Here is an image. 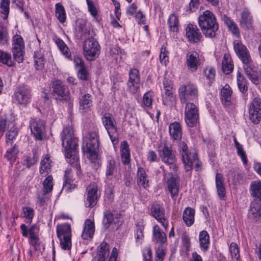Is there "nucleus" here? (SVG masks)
Instances as JSON below:
<instances>
[{
    "label": "nucleus",
    "instance_id": "obj_26",
    "mask_svg": "<svg viewBox=\"0 0 261 261\" xmlns=\"http://www.w3.org/2000/svg\"><path fill=\"white\" fill-rule=\"evenodd\" d=\"M240 25L242 28L249 30L252 28V18L250 12L246 9L243 11L241 15Z\"/></svg>",
    "mask_w": 261,
    "mask_h": 261
},
{
    "label": "nucleus",
    "instance_id": "obj_51",
    "mask_svg": "<svg viewBox=\"0 0 261 261\" xmlns=\"http://www.w3.org/2000/svg\"><path fill=\"white\" fill-rule=\"evenodd\" d=\"M34 60L36 69L37 70L43 69L44 67V60L42 55L39 53H35Z\"/></svg>",
    "mask_w": 261,
    "mask_h": 261
},
{
    "label": "nucleus",
    "instance_id": "obj_4",
    "mask_svg": "<svg viewBox=\"0 0 261 261\" xmlns=\"http://www.w3.org/2000/svg\"><path fill=\"white\" fill-rule=\"evenodd\" d=\"M57 234L60 240V245L61 248L64 250H70L72 246L70 225L67 223L58 225L57 226Z\"/></svg>",
    "mask_w": 261,
    "mask_h": 261
},
{
    "label": "nucleus",
    "instance_id": "obj_12",
    "mask_svg": "<svg viewBox=\"0 0 261 261\" xmlns=\"http://www.w3.org/2000/svg\"><path fill=\"white\" fill-rule=\"evenodd\" d=\"M31 98V90L29 86L23 85L16 88L14 99L18 104L25 106L30 102Z\"/></svg>",
    "mask_w": 261,
    "mask_h": 261
},
{
    "label": "nucleus",
    "instance_id": "obj_2",
    "mask_svg": "<svg viewBox=\"0 0 261 261\" xmlns=\"http://www.w3.org/2000/svg\"><path fill=\"white\" fill-rule=\"evenodd\" d=\"M198 24L205 37L212 39L217 36L219 24L216 16L210 11L206 10L199 15Z\"/></svg>",
    "mask_w": 261,
    "mask_h": 261
},
{
    "label": "nucleus",
    "instance_id": "obj_48",
    "mask_svg": "<svg viewBox=\"0 0 261 261\" xmlns=\"http://www.w3.org/2000/svg\"><path fill=\"white\" fill-rule=\"evenodd\" d=\"M138 182L139 185L146 188L148 186V180L146 179V174L144 169L142 168H139L138 170Z\"/></svg>",
    "mask_w": 261,
    "mask_h": 261
},
{
    "label": "nucleus",
    "instance_id": "obj_16",
    "mask_svg": "<svg viewBox=\"0 0 261 261\" xmlns=\"http://www.w3.org/2000/svg\"><path fill=\"white\" fill-rule=\"evenodd\" d=\"M53 94L56 99L59 100H66L69 99L70 92L68 87L62 81L56 80L53 83Z\"/></svg>",
    "mask_w": 261,
    "mask_h": 261
},
{
    "label": "nucleus",
    "instance_id": "obj_36",
    "mask_svg": "<svg viewBox=\"0 0 261 261\" xmlns=\"http://www.w3.org/2000/svg\"><path fill=\"white\" fill-rule=\"evenodd\" d=\"M92 97L89 93L85 94L80 98V109L86 111L92 106Z\"/></svg>",
    "mask_w": 261,
    "mask_h": 261
},
{
    "label": "nucleus",
    "instance_id": "obj_20",
    "mask_svg": "<svg viewBox=\"0 0 261 261\" xmlns=\"http://www.w3.org/2000/svg\"><path fill=\"white\" fill-rule=\"evenodd\" d=\"M178 141V150L181 156L186 170L189 171L191 169L192 165L191 154L189 152L187 145L185 142L180 140Z\"/></svg>",
    "mask_w": 261,
    "mask_h": 261
},
{
    "label": "nucleus",
    "instance_id": "obj_57",
    "mask_svg": "<svg viewBox=\"0 0 261 261\" xmlns=\"http://www.w3.org/2000/svg\"><path fill=\"white\" fill-rule=\"evenodd\" d=\"M9 37L7 31L0 27V45H4L8 43Z\"/></svg>",
    "mask_w": 261,
    "mask_h": 261
},
{
    "label": "nucleus",
    "instance_id": "obj_58",
    "mask_svg": "<svg viewBox=\"0 0 261 261\" xmlns=\"http://www.w3.org/2000/svg\"><path fill=\"white\" fill-rule=\"evenodd\" d=\"M144 238L143 228L139 226L137 227L135 233V239L137 243L141 244Z\"/></svg>",
    "mask_w": 261,
    "mask_h": 261
},
{
    "label": "nucleus",
    "instance_id": "obj_24",
    "mask_svg": "<svg viewBox=\"0 0 261 261\" xmlns=\"http://www.w3.org/2000/svg\"><path fill=\"white\" fill-rule=\"evenodd\" d=\"M261 216V201L253 199L250 203L248 216L251 219L257 220Z\"/></svg>",
    "mask_w": 261,
    "mask_h": 261
},
{
    "label": "nucleus",
    "instance_id": "obj_54",
    "mask_svg": "<svg viewBox=\"0 0 261 261\" xmlns=\"http://www.w3.org/2000/svg\"><path fill=\"white\" fill-rule=\"evenodd\" d=\"M17 135V130L16 129L14 126L11 127L6 133V137L7 143H8L9 142H10V144H11V141H12L13 139H15Z\"/></svg>",
    "mask_w": 261,
    "mask_h": 261
},
{
    "label": "nucleus",
    "instance_id": "obj_59",
    "mask_svg": "<svg viewBox=\"0 0 261 261\" xmlns=\"http://www.w3.org/2000/svg\"><path fill=\"white\" fill-rule=\"evenodd\" d=\"M192 161V165L191 169L192 167L194 166L197 171L201 169V163L198 159V155L196 153H194L192 154V158H191Z\"/></svg>",
    "mask_w": 261,
    "mask_h": 261
},
{
    "label": "nucleus",
    "instance_id": "obj_43",
    "mask_svg": "<svg viewBox=\"0 0 261 261\" xmlns=\"http://www.w3.org/2000/svg\"><path fill=\"white\" fill-rule=\"evenodd\" d=\"M56 16L61 23H63L66 21L65 10L64 7L60 3L56 4Z\"/></svg>",
    "mask_w": 261,
    "mask_h": 261
},
{
    "label": "nucleus",
    "instance_id": "obj_63",
    "mask_svg": "<svg viewBox=\"0 0 261 261\" xmlns=\"http://www.w3.org/2000/svg\"><path fill=\"white\" fill-rule=\"evenodd\" d=\"M135 18L139 24H145L146 23V17L141 11H138L135 15Z\"/></svg>",
    "mask_w": 261,
    "mask_h": 261
},
{
    "label": "nucleus",
    "instance_id": "obj_31",
    "mask_svg": "<svg viewBox=\"0 0 261 261\" xmlns=\"http://www.w3.org/2000/svg\"><path fill=\"white\" fill-rule=\"evenodd\" d=\"M250 191L251 195L254 198V199L261 201V181H252L250 186Z\"/></svg>",
    "mask_w": 261,
    "mask_h": 261
},
{
    "label": "nucleus",
    "instance_id": "obj_13",
    "mask_svg": "<svg viewBox=\"0 0 261 261\" xmlns=\"http://www.w3.org/2000/svg\"><path fill=\"white\" fill-rule=\"evenodd\" d=\"M158 151L161 160L168 165L173 164L176 161L175 155L171 146L165 142H161L158 146Z\"/></svg>",
    "mask_w": 261,
    "mask_h": 261
},
{
    "label": "nucleus",
    "instance_id": "obj_27",
    "mask_svg": "<svg viewBox=\"0 0 261 261\" xmlns=\"http://www.w3.org/2000/svg\"><path fill=\"white\" fill-rule=\"evenodd\" d=\"M118 164L112 156H109L106 165V175L107 178L111 177L117 172Z\"/></svg>",
    "mask_w": 261,
    "mask_h": 261
},
{
    "label": "nucleus",
    "instance_id": "obj_41",
    "mask_svg": "<svg viewBox=\"0 0 261 261\" xmlns=\"http://www.w3.org/2000/svg\"><path fill=\"white\" fill-rule=\"evenodd\" d=\"M153 234L157 242L163 244L166 242L167 238L166 234L161 231L158 225L153 227Z\"/></svg>",
    "mask_w": 261,
    "mask_h": 261
},
{
    "label": "nucleus",
    "instance_id": "obj_6",
    "mask_svg": "<svg viewBox=\"0 0 261 261\" xmlns=\"http://www.w3.org/2000/svg\"><path fill=\"white\" fill-rule=\"evenodd\" d=\"M53 177L51 175H48L43 181V188L38 190L36 194V203L40 206H44L46 201L49 198V193L53 189Z\"/></svg>",
    "mask_w": 261,
    "mask_h": 261
},
{
    "label": "nucleus",
    "instance_id": "obj_44",
    "mask_svg": "<svg viewBox=\"0 0 261 261\" xmlns=\"http://www.w3.org/2000/svg\"><path fill=\"white\" fill-rule=\"evenodd\" d=\"M51 167V161L49 156L42 159L40 163V172L41 174L48 173Z\"/></svg>",
    "mask_w": 261,
    "mask_h": 261
},
{
    "label": "nucleus",
    "instance_id": "obj_56",
    "mask_svg": "<svg viewBox=\"0 0 261 261\" xmlns=\"http://www.w3.org/2000/svg\"><path fill=\"white\" fill-rule=\"evenodd\" d=\"M203 71L207 79L209 80H212L214 79L216 74V71L214 68L208 66L204 69Z\"/></svg>",
    "mask_w": 261,
    "mask_h": 261
},
{
    "label": "nucleus",
    "instance_id": "obj_10",
    "mask_svg": "<svg viewBox=\"0 0 261 261\" xmlns=\"http://www.w3.org/2000/svg\"><path fill=\"white\" fill-rule=\"evenodd\" d=\"M102 124L113 144L118 142L117 137V128L115 123V119L113 116L110 113H105L101 117Z\"/></svg>",
    "mask_w": 261,
    "mask_h": 261
},
{
    "label": "nucleus",
    "instance_id": "obj_25",
    "mask_svg": "<svg viewBox=\"0 0 261 261\" xmlns=\"http://www.w3.org/2000/svg\"><path fill=\"white\" fill-rule=\"evenodd\" d=\"M170 137L173 141H180L182 137V130L179 123H171L169 126Z\"/></svg>",
    "mask_w": 261,
    "mask_h": 261
},
{
    "label": "nucleus",
    "instance_id": "obj_21",
    "mask_svg": "<svg viewBox=\"0 0 261 261\" xmlns=\"http://www.w3.org/2000/svg\"><path fill=\"white\" fill-rule=\"evenodd\" d=\"M168 189L172 199H176L178 195L179 188V178L176 175L171 174L166 181Z\"/></svg>",
    "mask_w": 261,
    "mask_h": 261
},
{
    "label": "nucleus",
    "instance_id": "obj_7",
    "mask_svg": "<svg viewBox=\"0 0 261 261\" xmlns=\"http://www.w3.org/2000/svg\"><path fill=\"white\" fill-rule=\"evenodd\" d=\"M249 119L254 124H258L261 121V97L253 94L251 101L248 104Z\"/></svg>",
    "mask_w": 261,
    "mask_h": 261
},
{
    "label": "nucleus",
    "instance_id": "obj_49",
    "mask_svg": "<svg viewBox=\"0 0 261 261\" xmlns=\"http://www.w3.org/2000/svg\"><path fill=\"white\" fill-rule=\"evenodd\" d=\"M18 149L15 146L7 150L5 156L10 162V164L15 161Z\"/></svg>",
    "mask_w": 261,
    "mask_h": 261
},
{
    "label": "nucleus",
    "instance_id": "obj_35",
    "mask_svg": "<svg viewBox=\"0 0 261 261\" xmlns=\"http://www.w3.org/2000/svg\"><path fill=\"white\" fill-rule=\"evenodd\" d=\"M120 152L122 161L124 164H128L130 162V152L128 145L126 141L121 143Z\"/></svg>",
    "mask_w": 261,
    "mask_h": 261
},
{
    "label": "nucleus",
    "instance_id": "obj_46",
    "mask_svg": "<svg viewBox=\"0 0 261 261\" xmlns=\"http://www.w3.org/2000/svg\"><path fill=\"white\" fill-rule=\"evenodd\" d=\"M10 0H0V12L3 14V18L8 17L10 11Z\"/></svg>",
    "mask_w": 261,
    "mask_h": 261
},
{
    "label": "nucleus",
    "instance_id": "obj_50",
    "mask_svg": "<svg viewBox=\"0 0 261 261\" xmlns=\"http://www.w3.org/2000/svg\"><path fill=\"white\" fill-rule=\"evenodd\" d=\"M24 217L26 219V222L31 223L34 216V211L30 207H24L22 208Z\"/></svg>",
    "mask_w": 261,
    "mask_h": 261
},
{
    "label": "nucleus",
    "instance_id": "obj_42",
    "mask_svg": "<svg viewBox=\"0 0 261 261\" xmlns=\"http://www.w3.org/2000/svg\"><path fill=\"white\" fill-rule=\"evenodd\" d=\"M114 216L111 211L107 210L103 213L102 223L105 229L108 228L114 223Z\"/></svg>",
    "mask_w": 261,
    "mask_h": 261
},
{
    "label": "nucleus",
    "instance_id": "obj_47",
    "mask_svg": "<svg viewBox=\"0 0 261 261\" xmlns=\"http://www.w3.org/2000/svg\"><path fill=\"white\" fill-rule=\"evenodd\" d=\"M168 23L171 31L175 32L178 31L179 21L177 17L174 14L170 15Z\"/></svg>",
    "mask_w": 261,
    "mask_h": 261
},
{
    "label": "nucleus",
    "instance_id": "obj_45",
    "mask_svg": "<svg viewBox=\"0 0 261 261\" xmlns=\"http://www.w3.org/2000/svg\"><path fill=\"white\" fill-rule=\"evenodd\" d=\"M237 85L239 90L242 93H245L247 91V80L245 77L239 72L237 75Z\"/></svg>",
    "mask_w": 261,
    "mask_h": 261
},
{
    "label": "nucleus",
    "instance_id": "obj_30",
    "mask_svg": "<svg viewBox=\"0 0 261 261\" xmlns=\"http://www.w3.org/2000/svg\"><path fill=\"white\" fill-rule=\"evenodd\" d=\"M95 231L94 224L90 219H87L85 222V226L82 237L84 240L90 239L92 238Z\"/></svg>",
    "mask_w": 261,
    "mask_h": 261
},
{
    "label": "nucleus",
    "instance_id": "obj_37",
    "mask_svg": "<svg viewBox=\"0 0 261 261\" xmlns=\"http://www.w3.org/2000/svg\"><path fill=\"white\" fill-rule=\"evenodd\" d=\"M222 69L223 72L226 74H228L232 71L233 65L232 64L231 59L229 55L225 54L224 55L222 63Z\"/></svg>",
    "mask_w": 261,
    "mask_h": 261
},
{
    "label": "nucleus",
    "instance_id": "obj_8",
    "mask_svg": "<svg viewBox=\"0 0 261 261\" xmlns=\"http://www.w3.org/2000/svg\"><path fill=\"white\" fill-rule=\"evenodd\" d=\"M98 138L99 136L97 132H89L83 139L82 146L83 151L89 153L90 156H95L99 147Z\"/></svg>",
    "mask_w": 261,
    "mask_h": 261
},
{
    "label": "nucleus",
    "instance_id": "obj_9",
    "mask_svg": "<svg viewBox=\"0 0 261 261\" xmlns=\"http://www.w3.org/2000/svg\"><path fill=\"white\" fill-rule=\"evenodd\" d=\"M198 95V89L193 84L183 85L179 88L178 96L181 103H187L188 101L196 99Z\"/></svg>",
    "mask_w": 261,
    "mask_h": 261
},
{
    "label": "nucleus",
    "instance_id": "obj_32",
    "mask_svg": "<svg viewBox=\"0 0 261 261\" xmlns=\"http://www.w3.org/2000/svg\"><path fill=\"white\" fill-rule=\"evenodd\" d=\"M243 68L246 75L251 82L255 85L258 84L259 79L257 75V73L254 69V66L253 63H252L249 65H245Z\"/></svg>",
    "mask_w": 261,
    "mask_h": 261
},
{
    "label": "nucleus",
    "instance_id": "obj_5",
    "mask_svg": "<svg viewBox=\"0 0 261 261\" xmlns=\"http://www.w3.org/2000/svg\"><path fill=\"white\" fill-rule=\"evenodd\" d=\"M100 45L94 38H88L85 40L83 45V54L87 61H93L98 57L100 54Z\"/></svg>",
    "mask_w": 261,
    "mask_h": 261
},
{
    "label": "nucleus",
    "instance_id": "obj_3",
    "mask_svg": "<svg viewBox=\"0 0 261 261\" xmlns=\"http://www.w3.org/2000/svg\"><path fill=\"white\" fill-rule=\"evenodd\" d=\"M62 145L65 148V155L71 158L78 146V139L74 135L73 128L70 126L65 127L61 133Z\"/></svg>",
    "mask_w": 261,
    "mask_h": 261
},
{
    "label": "nucleus",
    "instance_id": "obj_19",
    "mask_svg": "<svg viewBox=\"0 0 261 261\" xmlns=\"http://www.w3.org/2000/svg\"><path fill=\"white\" fill-rule=\"evenodd\" d=\"M199 54L195 51H189L186 55V66L190 71L194 72L197 71L200 65Z\"/></svg>",
    "mask_w": 261,
    "mask_h": 261
},
{
    "label": "nucleus",
    "instance_id": "obj_28",
    "mask_svg": "<svg viewBox=\"0 0 261 261\" xmlns=\"http://www.w3.org/2000/svg\"><path fill=\"white\" fill-rule=\"evenodd\" d=\"M232 90L228 85H225L221 90V100L222 104L225 106H230L231 104Z\"/></svg>",
    "mask_w": 261,
    "mask_h": 261
},
{
    "label": "nucleus",
    "instance_id": "obj_17",
    "mask_svg": "<svg viewBox=\"0 0 261 261\" xmlns=\"http://www.w3.org/2000/svg\"><path fill=\"white\" fill-rule=\"evenodd\" d=\"M87 198L85 201L86 207H93L97 203L98 196V187L96 185L93 184L89 185L86 189Z\"/></svg>",
    "mask_w": 261,
    "mask_h": 261
},
{
    "label": "nucleus",
    "instance_id": "obj_34",
    "mask_svg": "<svg viewBox=\"0 0 261 261\" xmlns=\"http://www.w3.org/2000/svg\"><path fill=\"white\" fill-rule=\"evenodd\" d=\"M195 210L191 207H187L183 212L182 219L188 226H191L194 222Z\"/></svg>",
    "mask_w": 261,
    "mask_h": 261
},
{
    "label": "nucleus",
    "instance_id": "obj_60",
    "mask_svg": "<svg viewBox=\"0 0 261 261\" xmlns=\"http://www.w3.org/2000/svg\"><path fill=\"white\" fill-rule=\"evenodd\" d=\"M88 5V11L90 12L91 15L94 18H96L97 15V9L93 4L92 0H86Z\"/></svg>",
    "mask_w": 261,
    "mask_h": 261
},
{
    "label": "nucleus",
    "instance_id": "obj_38",
    "mask_svg": "<svg viewBox=\"0 0 261 261\" xmlns=\"http://www.w3.org/2000/svg\"><path fill=\"white\" fill-rule=\"evenodd\" d=\"M109 254V244L105 242H102L99 246V249L97 255V261H105Z\"/></svg>",
    "mask_w": 261,
    "mask_h": 261
},
{
    "label": "nucleus",
    "instance_id": "obj_1",
    "mask_svg": "<svg viewBox=\"0 0 261 261\" xmlns=\"http://www.w3.org/2000/svg\"><path fill=\"white\" fill-rule=\"evenodd\" d=\"M12 53L13 58L10 53L1 50L0 62L9 67H12L15 65V61L19 63L23 62L24 59V45L22 38L18 35H16L14 37Z\"/></svg>",
    "mask_w": 261,
    "mask_h": 261
},
{
    "label": "nucleus",
    "instance_id": "obj_55",
    "mask_svg": "<svg viewBox=\"0 0 261 261\" xmlns=\"http://www.w3.org/2000/svg\"><path fill=\"white\" fill-rule=\"evenodd\" d=\"M237 149V152L239 156H240L243 164L246 165L247 163V158L245 151H244L242 144L238 145L235 146Z\"/></svg>",
    "mask_w": 261,
    "mask_h": 261
},
{
    "label": "nucleus",
    "instance_id": "obj_52",
    "mask_svg": "<svg viewBox=\"0 0 261 261\" xmlns=\"http://www.w3.org/2000/svg\"><path fill=\"white\" fill-rule=\"evenodd\" d=\"M229 251L231 256V258L239 261L240 258V254L238 247L237 244L232 243L229 246Z\"/></svg>",
    "mask_w": 261,
    "mask_h": 261
},
{
    "label": "nucleus",
    "instance_id": "obj_14",
    "mask_svg": "<svg viewBox=\"0 0 261 261\" xmlns=\"http://www.w3.org/2000/svg\"><path fill=\"white\" fill-rule=\"evenodd\" d=\"M129 78L127 82V90L134 94L140 90L141 78L139 70L137 68L130 69L129 71Z\"/></svg>",
    "mask_w": 261,
    "mask_h": 261
},
{
    "label": "nucleus",
    "instance_id": "obj_39",
    "mask_svg": "<svg viewBox=\"0 0 261 261\" xmlns=\"http://www.w3.org/2000/svg\"><path fill=\"white\" fill-rule=\"evenodd\" d=\"M54 40L63 54L68 59H71V53L65 43L61 39L57 37H55Z\"/></svg>",
    "mask_w": 261,
    "mask_h": 261
},
{
    "label": "nucleus",
    "instance_id": "obj_33",
    "mask_svg": "<svg viewBox=\"0 0 261 261\" xmlns=\"http://www.w3.org/2000/svg\"><path fill=\"white\" fill-rule=\"evenodd\" d=\"M200 247L202 250L205 252L207 251L210 245V236L205 230L200 232L199 235Z\"/></svg>",
    "mask_w": 261,
    "mask_h": 261
},
{
    "label": "nucleus",
    "instance_id": "obj_22",
    "mask_svg": "<svg viewBox=\"0 0 261 261\" xmlns=\"http://www.w3.org/2000/svg\"><path fill=\"white\" fill-rule=\"evenodd\" d=\"M30 126L35 138L37 140H41L45 130L44 122L42 121L32 119L30 121Z\"/></svg>",
    "mask_w": 261,
    "mask_h": 261
},
{
    "label": "nucleus",
    "instance_id": "obj_53",
    "mask_svg": "<svg viewBox=\"0 0 261 261\" xmlns=\"http://www.w3.org/2000/svg\"><path fill=\"white\" fill-rule=\"evenodd\" d=\"M152 93L150 91L145 93L143 97V104L144 107L151 108L152 104Z\"/></svg>",
    "mask_w": 261,
    "mask_h": 261
},
{
    "label": "nucleus",
    "instance_id": "obj_64",
    "mask_svg": "<svg viewBox=\"0 0 261 261\" xmlns=\"http://www.w3.org/2000/svg\"><path fill=\"white\" fill-rule=\"evenodd\" d=\"M143 261H152V251L150 247H146L143 251Z\"/></svg>",
    "mask_w": 261,
    "mask_h": 261
},
{
    "label": "nucleus",
    "instance_id": "obj_40",
    "mask_svg": "<svg viewBox=\"0 0 261 261\" xmlns=\"http://www.w3.org/2000/svg\"><path fill=\"white\" fill-rule=\"evenodd\" d=\"M71 170L70 168H67L65 171L64 178L65 181L63 184V190L66 191H70L75 187L74 184H71Z\"/></svg>",
    "mask_w": 261,
    "mask_h": 261
},
{
    "label": "nucleus",
    "instance_id": "obj_62",
    "mask_svg": "<svg viewBox=\"0 0 261 261\" xmlns=\"http://www.w3.org/2000/svg\"><path fill=\"white\" fill-rule=\"evenodd\" d=\"M162 97L163 104L168 106H171L173 105L175 99V97L173 95L162 96Z\"/></svg>",
    "mask_w": 261,
    "mask_h": 261
},
{
    "label": "nucleus",
    "instance_id": "obj_18",
    "mask_svg": "<svg viewBox=\"0 0 261 261\" xmlns=\"http://www.w3.org/2000/svg\"><path fill=\"white\" fill-rule=\"evenodd\" d=\"M152 216L167 230L168 223L165 216L164 208L158 204H153L150 210Z\"/></svg>",
    "mask_w": 261,
    "mask_h": 261
},
{
    "label": "nucleus",
    "instance_id": "obj_29",
    "mask_svg": "<svg viewBox=\"0 0 261 261\" xmlns=\"http://www.w3.org/2000/svg\"><path fill=\"white\" fill-rule=\"evenodd\" d=\"M216 186L218 196L221 199H223L225 196V188L223 175L219 173L216 175Z\"/></svg>",
    "mask_w": 261,
    "mask_h": 261
},
{
    "label": "nucleus",
    "instance_id": "obj_11",
    "mask_svg": "<svg viewBox=\"0 0 261 261\" xmlns=\"http://www.w3.org/2000/svg\"><path fill=\"white\" fill-rule=\"evenodd\" d=\"M199 120L198 107L192 102H187L185 110V120L187 125L193 127L197 124Z\"/></svg>",
    "mask_w": 261,
    "mask_h": 261
},
{
    "label": "nucleus",
    "instance_id": "obj_23",
    "mask_svg": "<svg viewBox=\"0 0 261 261\" xmlns=\"http://www.w3.org/2000/svg\"><path fill=\"white\" fill-rule=\"evenodd\" d=\"M186 31V36L190 42H198L202 37L201 34L196 25L188 24Z\"/></svg>",
    "mask_w": 261,
    "mask_h": 261
},
{
    "label": "nucleus",
    "instance_id": "obj_15",
    "mask_svg": "<svg viewBox=\"0 0 261 261\" xmlns=\"http://www.w3.org/2000/svg\"><path fill=\"white\" fill-rule=\"evenodd\" d=\"M233 47L238 57L242 62L243 67L253 63L248 49L242 42L238 40L234 41Z\"/></svg>",
    "mask_w": 261,
    "mask_h": 261
},
{
    "label": "nucleus",
    "instance_id": "obj_61",
    "mask_svg": "<svg viewBox=\"0 0 261 261\" xmlns=\"http://www.w3.org/2000/svg\"><path fill=\"white\" fill-rule=\"evenodd\" d=\"M165 256V250L162 246L159 247L156 250L155 261H163Z\"/></svg>",
    "mask_w": 261,
    "mask_h": 261
}]
</instances>
